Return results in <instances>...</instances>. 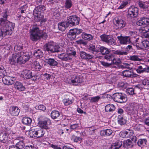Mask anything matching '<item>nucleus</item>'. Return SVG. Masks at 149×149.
Here are the masks:
<instances>
[{
  "instance_id": "nucleus-1",
  "label": "nucleus",
  "mask_w": 149,
  "mask_h": 149,
  "mask_svg": "<svg viewBox=\"0 0 149 149\" xmlns=\"http://www.w3.org/2000/svg\"><path fill=\"white\" fill-rule=\"evenodd\" d=\"M7 18L6 14L0 18V40L3 36L11 35L15 27V24L7 20Z\"/></svg>"
},
{
  "instance_id": "nucleus-2",
  "label": "nucleus",
  "mask_w": 149,
  "mask_h": 149,
  "mask_svg": "<svg viewBox=\"0 0 149 149\" xmlns=\"http://www.w3.org/2000/svg\"><path fill=\"white\" fill-rule=\"evenodd\" d=\"M30 56L27 52H19L13 54L9 57L8 62L11 65H15L17 63H24L29 60Z\"/></svg>"
},
{
  "instance_id": "nucleus-3",
  "label": "nucleus",
  "mask_w": 149,
  "mask_h": 149,
  "mask_svg": "<svg viewBox=\"0 0 149 149\" xmlns=\"http://www.w3.org/2000/svg\"><path fill=\"white\" fill-rule=\"evenodd\" d=\"M30 38L33 41H37L41 37L45 39L47 36L46 33H43L36 26H33L32 28L30 29Z\"/></svg>"
},
{
  "instance_id": "nucleus-4",
  "label": "nucleus",
  "mask_w": 149,
  "mask_h": 149,
  "mask_svg": "<svg viewBox=\"0 0 149 149\" xmlns=\"http://www.w3.org/2000/svg\"><path fill=\"white\" fill-rule=\"evenodd\" d=\"M65 46L64 45H62L59 44L54 46V43L50 42L46 44L43 47L44 50L51 52H58L63 50V48Z\"/></svg>"
},
{
  "instance_id": "nucleus-5",
  "label": "nucleus",
  "mask_w": 149,
  "mask_h": 149,
  "mask_svg": "<svg viewBox=\"0 0 149 149\" xmlns=\"http://www.w3.org/2000/svg\"><path fill=\"white\" fill-rule=\"evenodd\" d=\"M45 10V7L43 5L37 6L33 10V14L34 20L36 22L42 21L43 18V12Z\"/></svg>"
},
{
  "instance_id": "nucleus-6",
  "label": "nucleus",
  "mask_w": 149,
  "mask_h": 149,
  "mask_svg": "<svg viewBox=\"0 0 149 149\" xmlns=\"http://www.w3.org/2000/svg\"><path fill=\"white\" fill-rule=\"evenodd\" d=\"M112 98L116 102L120 103L125 102L127 100L126 96L121 93H117L113 95Z\"/></svg>"
},
{
  "instance_id": "nucleus-7",
  "label": "nucleus",
  "mask_w": 149,
  "mask_h": 149,
  "mask_svg": "<svg viewBox=\"0 0 149 149\" xmlns=\"http://www.w3.org/2000/svg\"><path fill=\"white\" fill-rule=\"evenodd\" d=\"M82 31V29L77 28L71 29L68 35V36L70 40H73L76 38L77 35L80 34Z\"/></svg>"
},
{
  "instance_id": "nucleus-8",
  "label": "nucleus",
  "mask_w": 149,
  "mask_h": 149,
  "mask_svg": "<svg viewBox=\"0 0 149 149\" xmlns=\"http://www.w3.org/2000/svg\"><path fill=\"white\" fill-rule=\"evenodd\" d=\"M79 18L76 15L69 16L67 19L68 23L70 26L76 25L79 24Z\"/></svg>"
},
{
  "instance_id": "nucleus-9",
  "label": "nucleus",
  "mask_w": 149,
  "mask_h": 149,
  "mask_svg": "<svg viewBox=\"0 0 149 149\" xmlns=\"http://www.w3.org/2000/svg\"><path fill=\"white\" fill-rule=\"evenodd\" d=\"M138 8L134 6L130 7L128 10L127 16L131 17H135L137 16L139 13Z\"/></svg>"
},
{
  "instance_id": "nucleus-10",
  "label": "nucleus",
  "mask_w": 149,
  "mask_h": 149,
  "mask_svg": "<svg viewBox=\"0 0 149 149\" xmlns=\"http://www.w3.org/2000/svg\"><path fill=\"white\" fill-rule=\"evenodd\" d=\"M83 81V78L81 76H76L72 78L71 81L69 83L73 85H78Z\"/></svg>"
},
{
  "instance_id": "nucleus-11",
  "label": "nucleus",
  "mask_w": 149,
  "mask_h": 149,
  "mask_svg": "<svg viewBox=\"0 0 149 149\" xmlns=\"http://www.w3.org/2000/svg\"><path fill=\"white\" fill-rule=\"evenodd\" d=\"M117 38L119 41L120 43L122 45H126L130 42H132L131 40V38L129 36H118Z\"/></svg>"
},
{
  "instance_id": "nucleus-12",
  "label": "nucleus",
  "mask_w": 149,
  "mask_h": 149,
  "mask_svg": "<svg viewBox=\"0 0 149 149\" xmlns=\"http://www.w3.org/2000/svg\"><path fill=\"white\" fill-rule=\"evenodd\" d=\"M3 83L6 85L9 86L14 83L15 78L9 76H4L2 78Z\"/></svg>"
},
{
  "instance_id": "nucleus-13",
  "label": "nucleus",
  "mask_w": 149,
  "mask_h": 149,
  "mask_svg": "<svg viewBox=\"0 0 149 149\" xmlns=\"http://www.w3.org/2000/svg\"><path fill=\"white\" fill-rule=\"evenodd\" d=\"M20 111L19 108L16 106L10 107L9 110V113L13 116H17Z\"/></svg>"
},
{
  "instance_id": "nucleus-14",
  "label": "nucleus",
  "mask_w": 149,
  "mask_h": 149,
  "mask_svg": "<svg viewBox=\"0 0 149 149\" xmlns=\"http://www.w3.org/2000/svg\"><path fill=\"white\" fill-rule=\"evenodd\" d=\"M149 24V18L146 17L141 18L137 22V25L142 26L148 25Z\"/></svg>"
},
{
  "instance_id": "nucleus-15",
  "label": "nucleus",
  "mask_w": 149,
  "mask_h": 149,
  "mask_svg": "<svg viewBox=\"0 0 149 149\" xmlns=\"http://www.w3.org/2000/svg\"><path fill=\"white\" fill-rule=\"evenodd\" d=\"M126 25L125 22L122 19H118L116 21L115 28L116 29H120L124 27Z\"/></svg>"
},
{
  "instance_id": "nucleus-16",
  "label": "nucleus",
  "mask_w": 149,
  "mask_h": 149,
  "mask_svg": "<svg viewBox=\"0 0 149 149\" xmlns=\"http://www.w3.org/2000/svg\"><path fill=\"white\" fill-rule=\"evenodd\" d=\"M44 63L45 65L48 64L51 66H56L58 64L57 62L54 59L51 58H45Z\"/></svg>"
},
{
  "instance_id": "nucleus-17",
  "label": "nucleus",
  "mask_w": 149,
  "mask_h": 149,
  "mask_svg": "<svg viewBox=\"0 0 149 149\" xmlns=\"http://www.w3.org/2000/svg\"><path fill=\"white\" fill-rule=\"evenodd\" d=\"M14 88L15 89L19 91H24L25 88L22 84L20 82L16 81L14 85Z\"/></svg>"
},
{
  "instance_id": "nucleus-18",
  "label": "nucleus",
  "mask_w": 149,
  "mask_h": 149,
  "mask_svg": "<svg viewBox=\"0 0 149 149\" xmlns=\"http://www.w3.org/2000/svg\"><path fill=\"white\" fill-rule=\"evenodd\" d=\"M80 56L81 58L86 60H89L93 58V56L87 54L83 51H81L79 52Z\"/></svg>"
},
{
  "instance_id": "nucleus-19",
  "label": "nucleus",
  "mask_w": 149,
  "mask_h": 149,
  "mask_svg": "<svg viewBox=\"0 0 149 149\" xmlns=\"http://www.w3.org/2000/svg\"><path fill=\"white\" fill-rule=\"evenodd\" d=\"M58 56L60 59L66 61H69L72 58L71 57H70V56L67 54L66 52V53H62L59 54Z\"/></svg>"
},
{
  "instance_id": "nucleus-20",
  "label": "nucleus",
  "mask_w": 149,
  "mask_h": 149,
  "mask_svg": "<svg viewBox=\"0 0 149 149\" xmlns=\"http://www.w3.org/2000/svg\"><path fill=\"white\" fill-rule=\"evenodd\" d=\"M69 26L67 22H62L58 24V28L61 31H64L68 26Z\"/></svg>"
},
{
  "instance_id": "nucleus-21",
  "label": "nucleus",
  "mask_w": 149,
  "mask_h": 149,
  "mask_svg": "<svg viewBox=\"0 0 149 149\" xmlns=\"http://www.w3.org/2000/svg\"><path fill=\"white\" fill-rule=\"evenodd\" d=\"M112 130L107 129L101 130L100 132V135L102 136H109L112 133Z\"/></svg>"
},
{
  "instance_id": "nucleus-22",
  "label": "nucleus",
  "mask_w": 149,
  "mask_h": 149,
  "mask_svg": "<svg viewBox=\"0 0 149 149\" xmlns=\"http://www.w3.org/2000/svg\"><path fill=\"white\" fill-rule=\"evenodd\" d=\"M123 76L128 77H134L135 75L130 69L124 71L123 72Z\"/></svg>"
},
{
  "instance_id": "nucleus-23",
  "label": "nucleus",
  "mask_w": 149,
  "mask_h": 149,
  "mask_svg": "<svg viewBox=\"0 0 149 149\" xmlns=\"http://www.w3.org/2000/svg\"><path fill=\"white\" fill-rule=\"evenodd\" d=\"M21 74L23 76V77L26 79H30L31 77L32 72L30 70L26 69L22 71Z\"/></svg>"
},
{
  "instance_id": "nucleus-24",
  "label": "nucleus",
  "mask_w": 149,
  "mask_h": 149,
  "mask_svg": "<svg viewBox=\"0 0 149 149\" xmlns=\"http://www.w3.org/2000/svg\"><path fill=\"white\" fill-rule=\"evenodd\" d=\"M66 52L70 56V57H71V58L74 56L76 53L74 48L71 47H68L66 49Z\"/></svg>"
},
{
  "instance_id": "nucleus-25",
  "label": "nucleus",
  "mask_w": 149,
  "mask_h": 149,
  "mask_svg": "<svg viewBox=\"0 0 149 149\" xmlns=\"http://www.w3.org/2000/svg\"><path fill=\"white\" fill-rule=\"evenodd\" d=\"M49 120L48 119L45 118L44 120L40 121L38 123V124L41 127L45 129H48L47 122Z\"/></svg>"
},
{
  "instance_id": "nucleus-26",
  "label": "nucleus",
  "mask_w": 149,
  "mask_h": 149,
  "mask_svg": "<svg viewBox=\"0 0 149 149\" xmlns=\"http://www.w3.org/2000/svg\"><path fill=\"white\" fill-rule=\"evenodd\" d=\"M22 122L24 125L29 126L31 123L32 120L29 117L24 116L22 119Z\"/></svg>"
},
{
  "instance_id": "nucleus-27",
  "label": "nucleus",
  "mask_w": 149,
  "mask_h": 149,
  "mask_svg": "<svg viewBox=\"0 0 149 149\" xmlns=\"http://www.w3.org/2000/svg\"><path fill=\"white\" fill-rule=\"evenodd\" d=\"M82 38L85 40L90 41L93 38V36L91 35L83 32L81 35Z\"/></svg>"
},
{
  "instance_id": "nucleus-28",
  "label": "nucleus",
  "mask_w": 149,
  "mask_h": 149,
  "mask_svg": "<svg viewBox=\"0 0 149 149\" xmlns=\"http://www.w3.org/2000/svg\"><path fill=\"white\" fill-rule=\"evenodd\" d=\"M122 145V142L120 141H118L111 145L109 149H118Z\"/></svg>"
},
{
  "instance_id": "nucleus-29",
  "label": "nucleus",
  "mask_w": 149,
  "mask_h": 149,
  "mask_svg": "<svg viewBox=\"0 0 149 149\" xmlns=\"http://www.w3.org/2000/svg\"><path fill=\"white\" fill-rule=\"evenodd\" d=\"M35 137L39 138L42 137L45 133V132L42 129L35 130Z\"/></svg>"
},
{
  "instance_id": "nucleus-30",
  "label": "nucleus",
  "mask_w": 149,
  "mask_h": 149,
  "mask_svg": "<svg viewBox=\"0 0 149 149\" xmlns=\"http://www.w3.org/2000/svg\"><path fill=\"white\" fill-rule=\"evenodd\" d=\"M123 146L126 148H129L133 146V144L130 139H127L124 141L123 143Z\"/></svg>"
},
{
  "instance_id": "nucleus-31",
  "label": "nucleus",
  "mask_w": 149,
  "mask_h": 149,
  "mask_svg": "<svg viewBox=\"0 0 149 149\" xmlns=\"http://www.w3.org/2000/svg\"><path fill=\"white\" fill-rule=\"evenodd\" d=\"M115 107L113 104H109L107 105L105 107V110L107 112H109L113 111Z\"/></svg>"
},
{
  "instance_id": "nucleus-32",
  "label": "nucleus",
  "mask_w": 149,
  "mask_h": 149,
  "mask_svg": "<svg viewBox=\"0 0 149 149\" xmlns=\"http://www.w3.org/2000/svg\"><path fill=\"white\" fill-rule=\"evenodd\" d=\"M59 113L57 111L53 110L51 113V117L53 119L57 118L59 116Z\"/></svg>"
},
{
  "instance_id": "nucleus-33",
  "label": "nucleus",
  "mask_w": 149,
  "mask_h": 149,
  "mask_svg": "<svg viewBox=\"0 0 149 149\" xmlns=\"http://www.w3.org/2000/svg\"><path fill=\"white\" fill-rule=\"evenodd\" d=\"M136 70L137 72L139 74L143 73L145 72L147 73L148 72V71L146 70V68H143L142 66L141 65L139 66Z\"/></svg>"
},
{
  "instance_id": "nucleus-34",
  "label": "nucleus",
  "mask_w": 149,
  "mask_h": 149,
  "mask_svg": "<svg viewBox=\"0 0 149 149\" xmlns=\"http://www.w3.org/2000/svg\"><path fill=\"white\" fill-rule=\"evenodd\" d=\"M34 55L35 57L38 58L42 57L43 54L40 49H38L34 52Z\"/></svg>"
},
{
  "instance_id": "nucleus-35",
  "label": "nucleus",
  "mask_w": 149,
  "mask_h": 149,
  "mask_svg": "<svg viewBox=\"0 0 149 149\" xmlns=\"http://www.w3.org/2000/svg\"><path fill=\"white\" fill-rule=\"evenodd\" d=\"M33 66L35 69L37 70H40L42 67V65H40L39 62L37 61L34 62Z\"/></svg>"
},
{
  "instance_id": "nucleus-36",
  "label": "nucleus",
  "mask_w": 149,
  "mask_h": 149,
  "mask_svg": "<svg viewBox=\"0 0 149 149\" xmlns=\"http://www.w3.org/2000/svg\"><path fill=\"white\" fill-rule=\"evenodd\" d=\"M35 130L32 129L29 131H26V134L30 137H35Z\"/></svg>"
},
{
  "instance_id": "nucleus-37",
  "label": "nucleus",
  "mask_w": 149,
  "mask_h": 149,
  "mask_svg": "<svg viewBox=\"0 0 149 149\" xmlns=\"http://www.w3.org/2000/svg\"><path fill=\"white\" fill-rule=\"evenodd\" d=\"M147 142V140L145 139H139L138 141V144L139 146H145Z\"/></svg>"
},
{
  "instance_id": "nucleus-38",
  "label": "nucleus",
  "mask_w": 149,
  "mask_h": 149,
  "mask_svg": "<svg viewBox=\"0 0 149 149\" xmlns=\"http://www.w3.org/2000/svg\"><path fill=\"white\" fill-rule=\"evenodd\" d=\"M100 99V97L99 96L91 97L89 98L91 103L97 102Z\"/></svg>"
},
{
  "instance_id": "nucleus-39",
  "label": "nucleus",
  "mask_w": 149,
  "mask_h": 149,
  "mask_svg": "<svg viewBox=\"0 0 149 149\" xmlns=\"http://www.w3.org/2000/svg\"><path fill=\"white\" fill-rule=\"evenodd\" d=\"M114 55L112 54L106 55L104 56L105 59L109 61H111V62L114 59Z\"/></svg>"
},
{
  "instance_id": "nucleus-40",
  "label": "nucleus",
  "mask_w": 149,
  "mask_h": 149,
  "mask_svg": "<svg viewBox=\"0 0 149 149\" xmlns=\"http://www.w3.org/2000/svg\"><path fill=\"white\" fill-rule=\"evenodd\" d=\"M100 50L101 52L103 54H108L109 52L108 49L104 47H101L100 48Z\"/></svg>"
},
{
  "instance_id": "nucleus-41",
  "label": "nucleus",
  "mask_w": 149,
  "mask_h": 149,
  "mask_svg": "<svg viewBox=\"0 0 149 149\" xmlns=\"http://www.w3.org/2000/svg\"><path fill=\"white\" fill-rule=\"evenodd\" d=\"M138 4L139 6L144 10H146L147 9H148L149 6L146 5V3L141 1H139V2Z\"/></svg>"
},
{
  "instance_id": "nucleus-42",
  "label": "nucleus",
  "mask_w": 149,
  "mask_h": 149,
  "mask_svg": "<svg viewBox=\"0 0 149 149\" xmlns=\"http://www.w3.org/2000/svg\"><path fill=\"white\" fill-rule=\"evenodd\" d=\"M63 102L65 106H68L72 104L73 102V100L72 99L70 100L69 98L65 99L63 100Z\"/></svg>"
},
{
  "instance_id": "nucleus-43",
  "label": "nucleus",
  "mask_w": 149,
  "mask_h": 149,
  "mask_svg": "<svg viewBox=\"0 0 149 149\" xmlns=\"http://www.w3.org/2000/svg\"><path fill=\"white\" fill-rule=\"evenodd\" d=\"M108 39V40L107 43L108 45H113L115 44V41L111 36H109Z\"/></svg>"
},
{
  "instance_id": "nucleus-44",
  "label": "nucleus",
  "mask_w": 149,
  "mask_h": 149,
  "mask_svg": "<svg viewBox=\"0 0 149 149\" xmlns=\"http://www.w3.org/2000/svg\"><path fill=\"white\" fill-rule=\"evenodd\" d=\"M142 84L144 86V87L146 89H149V81L146 79H144L142 81Z\"/></svg>"
},
{
  "instance_id": "nucleus-45",
  "label": "nucleus",
  "mask_w": 149,
  "mask_h": 149,
  "mask_svg": "<svg viewBox=\"0 0 149 149\" xmlns=\"http://www.w3.org/2000/svg\"><path fill=\"white\" fill-rule=\"evenodd\" d=\"M72 3L71 0H66L64 6L65 8H69L72 6Z\"/></svg>"
},
{
  "instance_id": "nucleus-46",
  "label": "nucleus",
  "mask_w": 149,
  "mask_h": 149,
  "mask_svg": "<svg viewBox=\"0 0 149 149\" xmlns=\"http://www.w3.org/2000/svg\"><path fill=\"white\" fill-rule=\"evenodd\" d=\"M137 88H136L134 89L133 88H129L126 90V92L127 93L130 95H132L134 93L135 91Z\"/></svg>"
},
{
  "instance_id": "nucleus-47",
  "label": "nucleus",
  "mask_w": 149,
  "mask_h": 149,
  "mask_svg": "<svg viewBox=\"0 0 149 149\" xmlns=\"http://www.w3.org/2000/svg\"><path fill=\"white\" fill-rule=\"evenodd\" d=\"M129 58L130 60L134 61H140L141 60L139 58L138 56L134 55L130 56Z\"/></svg>"
},
{
  "instance_id": "nucleus-48",
  "label": "nucleus",
  "mask_w": 149,
  "mask_h": 149,
  "mask_svg": "<svg viewBox=\"0 0 149 149\" xmlns=\"http://www.w3.org/2000/svg\"><path fill=\"white\" fill-rule=\"evenodd\" d=\"M113 54H114L124 55H127V53L126 52L122 51L120 50H117L114 51L113 52Z\"/></svg>"
},
{
  "instance_id": "nucleus-49",
  "label": "nucleus",
  "mask_w": 149,
  "mask_h": 149,
  "mask_svg": "<svg viewBox=\"0 0 149 149\" xmlns=\"http://www.w3.org/2000/svg\"><path fill=\"white\" fill-rule=\"evenodd\" d=\"M15 146L18 149H22L24 148V145L22 141H20L18 142Z\"/></svg>"
},
{
  "instance_id": "nucleus-50",
  "label": "nucleus",
  "mask_w": 149,
  "mask_h": 149,
  "mask_svg": "<svg viewBox=\"0 0 149 149\" xmlns=\"http://www.w3.org/2000/svg\"><path fill=\"white\" fill-rule=\"evenodd\" d=\"M3 140L4 143H10V139L8 137V135L5 132H4V136H3Z\"/></svg>"
},
{
  "instance_id": "nucleus-51",
  "label": "nucleus",
  "mask_w": 149,
  "mask_h": 149,
  "mask_svg": "<svg viewBox=\"0 0 149 149\" xmlns=\"http://www.w3.org/2000/svg\"><path fill=\"white\" fill-rule=\"evenodd\" d=\"M88 49L89 50H90L91 51L93 52V53L95 52H99V50L96 49L95 47V46L93 45H90L89 46Z\"/></svg>"
},
{
  "instance_id": "nucleus-52",
  "label": "nucleus",
  "mask_w": 149,
  "mask_h": 149,
  "mask_svg": "<svg viewBox=\"0 0 149 149\" xmlns=\"http://www.w3.org/2000/svg\"><path fill=\"white\" fill-rule=\"evenodd\" d=\"M35 108L36 109L40 110L43 111H45L46 110L45 107L42 104L38 106H36L35 107Z\"/></svg>"
},
{
  "instance_id": "nucleus-53",
  "label": "nucleus",
  "mask_w": 149,
  "mask_h": 149,
  "mask_svg": "<svg viewBox=\"0 0 149 149\" xmlns=\"http://www.w3.org/2000/svg\"><path fill=\"white\" fill-rule=\"evenodd\" d=\"M128 3L127 1H123L120 5V6L118 7V9H121L123 8L125 6L127 5Z\"/></svg>"
},
{
  "instance_id": "nucleus-54",
  "label": "nucleus",
  "mask_w": 149,
  "mask_h": 149,
  "mask_svg": "<svg viewBox=\"0 0 149 149\" xmlns=\"http://www.w3.org/2000/svg\"><path fill=\"white\" fill-rule=\"evenodd\" d=\"M118 123L121 125L125 124L126 123V120L123 117H121L119 118L118 120Z\"/></svg>"
},
{
  "instance_id": "nucleus-55",
  "label": "nucleus",
  "mask_w": 149,
  "mask_h": 149,
  "mask_svg": "<svg viewBox=\"0 0 149 149\" xmlns=\"http://www.w3.org/2000/svg\"><path fill=\"white\" fill-rule=\"evenodd\" d=\"M22 49V47L21 44L17 45L14 47V50L15 52L19 51Z\"/></svg>"
},
{
  "instance_id": "nucleus-56",
  "label": "nucleus",
  "mask_w": 149,
  "mask_h": 149,
  "mask_svg": "<svg viewBox=\"0 0 149 149\" xmlns=\"http://www.w3.org/2000/svg\"><path fill=\"white\" fill-rule=\"evenodd\" d=\"M143 47L144 48L149 47V41L147 40H144L142 42Z\"/></svg>"
},
{
  "instance_id": "nucleus-57",
  "label": "nucleus",
  "mask_w": 149,
  "mask_h": 149,
  "mask_svg": "<svg viewBox=\"0 0 149 149\" xmlns=\"http://www.w3.org/2000/svg\"><path fill=\"white\" fill-rule=\"evenodd\" d=\"M127 133V138L130 137L133 134V132L132 130H126Z\"/></svg>"
},
{
  "instance_id": "nucleus-58",
  "label": "nucleus",
  "mask_w": 149,
  "mask_h": 149,
  "mask_svg": "<svg viewBox=\"0 0 149 149\" xmlns=\"http://www.w3.org/2000/svg\"><path fill=\"white\" fill-rule=\"evenodd\" d=\"M118 85L120 87L125 88L127 86L128 84L126 83L121 82L118 83Z\"/></svg>"
},
{
  "instance_id": "nucleus-59",
  "label": "nucleus",
  "mask_w": 149,
  "mask_h": 149,
  "mask_svg": "<svg viewBox=\"0 0 149 149\" xmlns=\"http://www.w3.org/2000/svg\"><path fill=\"white\" fill-rule=\"evenodd\" d=\"M126 131H121L120 133V136L123 138H127Z\"/></svg>"
},
{
  "instance_id": "nucleus-60",
  "label": "nucleus",
  "mask_w": 149,
  "mask_h": 149,
  "mask_svg": "<svg viewBox=\"0 0 149 149\" xmlns=\"http://www.w3.org/2000/svg\"><path fill=\"white\" fill-rule=\"evenodd\" d=\"M121 62L120 60L119 59H117L114 58V59H113L112 61L111 62L112 64L113 63L115 64H120Z\"/></svg>"
},
{
  "instance_id": "nucleus-61",
  "label": "nucleus",
  "mask_w": 149,
  "mask_h": 149,
  "mask_svg": "<svg viewBox=\"0 0 149 149\" xmlns=\"http://www.w3.org/2000/svg\"><path fill=\"white\" fill-rule=\"evenodd\" d=\"M109 35H102L100 36V37L101 39L103 41L105 42L107 40V39L108 38Z\"/></svg>"
},
{
  "instance_id": "nucleus-62",
  "label": "nucleus",
  "mask_w": 149,
  "mask_h": 149,
  "mask_svg": "<svg viewBox=\"0 0 149 149\" xmlns=\"http://www.w3.org/2000/svg\"><path fill=\"white\" fill-rule=\"evenodd\" d=\"M72 139L74 142H78L79 141H80L81 140V138L80 137L75 136H73Z\"/></svg>"
},
{
  "instance_id": "nucleus-63",
  "label": "nucleus",
  "mask_w": 149,
  "mask_h": 149,
  "mask_svg": "<svg viewBox=\"0 0 149 149\" xmlns=\"http://www.w3.org/2000/svg\"><path fill=\"white\" fill-rule=\"evenodd\" d=\"M1 69L0 70V76H3L5 74V71L4 70V67L3 66H1V68H0Z\"/></svg>"
},
{
  "instance_id": "nucleus-64",
  "label": "nucleus",
  "mask_w": 149,
  "mask_h": 149,
  "mask_svg": "<svg viewBox=\"0 0 149 149\" xmlns=\"http://www.w3.org/2000/svg\"><path fill=\"white\" fill-rule=\"evenodd\" d=\"M26 149H36V148L34 147L33 145H27L25 146Z\"/></svg>"
}]
</instances>
